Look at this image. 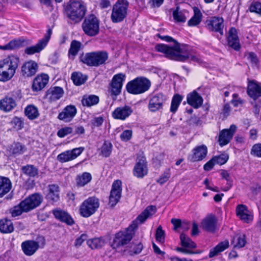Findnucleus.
I'll return each instance as SVG.
<instances>
[{
	"instance_id": "obj_24",
	"label": "nucleus",
	"mask_w": 261,
	"mask_h": 261,
	"mask_svg": "<svg viewBox=\"0 0 261 261\" xmlns=\"http://www.w3.org/2000/svg\"><path fill=\"white\" fill-rule=\"evenodd\" d=\"M133 113V110L128 106L117 108L112 113V116L116 119L124 120Z\"/></svg>"
},
{
	"instance_id": "obj_53",
	"label": "nucleus",
	"mask_w": 261,
	"mask_h": 261,
	"mask_svg": "<svg viewBox=\"0 0 261 261\" xmlns=\"http://www.w3.org/2000/svg\"><path fill=\"white\" fill-rule=\"evenodd\" d=\"M112 148V144L108 141H105L101 148V152L102 155L108 157L111 153Z\"/></svg>"
},
{
	"instance_id": "obj_11",
	"label": "nucleus",
	"mask_w": 261,
	"mask_h": 261,
	"mask_svg": "<svg viewBox=\"0 0 261 261\" xmlns=\"http://www.w3.org/2000/svg\"><path fill=\"white\" fill-rule=\"evenodd\" d=\"M51 34L52 30L49 28L43 38L39 40L36 45L27 47L24 50V53L29 55L40 53L47 45Z\"/></svg>"
},
{
	"instance_id": "obj_32",
	"label": "nucleus",
	"mask_w": 261,
	"mask_h": 261,
	"mask_svg": "<svg viewBox=\"0 0 261 261\" xmlns=\"http://www.w3.org/2000/svg\"><path fill=\"white\" fill-rule=\"evenodd\" d=\"M187 100L188 103L195 109L201 107L203 103L202 97L195 91L188 94Z\"/></svg>"
},
{
	"instance_id": "obj_2",
	"label": "nucleus",
	"mask_w": 261,
	"mask_h": 261,
	"mask_svg": "<svg viewBox=\"0 0 261 261\" xmlns=\"http://www.w3.org/2000/svg\"><path fill=\"white\" fill-rule=\"evenodd\" d=\"M175 47L179 49L178 50L176 49L173 50H172V51H174V53L168 55L170 59L180 62H185L188 59H190L191 61L193 62L198 63L200 62L199 56L194 54L189 46L182 44L180 47L176 46Z\"/></svg>"
},
{
	"instance_id": "obj_38",
	"label": "nucleus",
	"mask_w": 261,
	"mask_h": 261,
	"mask_svg": "<svg viewBox=\"0 0 261 261\" xmlns=\"http://www.w3.org/2000/svg\"><path fill=\"white\" fill-rule=\"evenodd\" d=\"M194 15L188 21V24L190 27H194L198 25L202 20V15L199 9L196 7H194Z\"/></svg>"
},
{
	"instance_id": "obj_59",
	"label": "nucleus",
	"mask_w": 261,
	"mask_h": 261,
	"mask_svg": "<svg viewBox=\"0 0 261 261\" xmlns=\"http://www.w3.org/2000/svg\"><path fill=\"white\" fill-rule=\"evenodd\" d=\"M250 153L253 156L261 158V144H254L251 148Z\"/></svg>"
},
{
	"instance_id": "obj_22",
	"label": "nucleus",
	"mask_w": 261,
	"mask_h": 261,
	"mask_svg": "<svg viewBox=\"0 0 261 261\" xmlns=\"http://www.w3.org/2000/svg\"><path fill=\"white\" fill-rule=\"evenodd\" d=\"M48 81L49 76L47 74L42 73L38 75L33 81L32 90L35 92L41 91L48 84Z\"/></svg>"
},
{
	"instance_id": "obj_21",
	"label": "nucleus",
	"mask_w": 261,
	"mask_h": 261,
	"mask_svg": "<svg viewBox=\"0 0 261 261\" xmlns=\"http://www.w3.org/2000/svg\"><path fill=\"white\" fill-rule=\"evenodd\" d=\"M207 153V147L204 145L198 146L193 150V153L189 155L188 160L192 162L201 161L206 155Z\"/></svg>"
},
{
	"instance_id": "obj_6",
	"label": "nucleus",
	"mask_w": 261,
	"mask_h": 261,
	"mask_svg": "<svg viewBox=\"0 0 261 261\" xmlns=\"http://www.w3.org/2000/svg\"><path fill=\"white\" fill-rule=\"evenodd\" d=\"M128 3L126 0H119L113 6L111 18L113 22L122 21L126 17Z\"/></svg>"
},
{
	"instance_id": "obj_37",
	"label": "nucleus",
	"mask_w": 261,
	"mask_h": 261,
	"mask_svg": "<svg viewBox=\"0 0 261 261\" xmlns=\"http://www.w3.org/2000/svg\"><path fill=\"white\" fill-rule=\"evenodd\" d=\"M229 247V242L228 240L219 243L216 246L211 250L209 253V257H213L217 255L219 253L224 251Z\"/></svg>"
},
{
	"instance_id": "obj_55",
	"label": "nucleus",
	"mask_w": 261,
	"mask_h": 261,
	"mask_svg": "<svg viewBox=\"0 0 261 261\" xmlns=\"http://www.w3.org/2000/svg\"><path fill=\"white\" fill-rule=\"evenodd\" d=\"M171 173L170 169H167L161 175L160 178L156 180V182L161 185H162L169 179Z\"/></svg>"
},
{
	"instance_id": "obj_61",
	"label": "nucleus",
	"mask_w": 261,
	"mask_h": 261,
	"mask_svg": "<svg viewBox=\"0 0 261 261\" xmlns=\"http://www.w3.org/2000/svg\"><path fill=\"white\" fill-rule=\"evenodd\" d=\"M72 132V129L70 127H65L58 130V136L60 138H63L65 136L71 134Z\"/></svg>"
},
{
	"instance_id": "obj_8",
	"label": "nucleus",
	"mask_w": 261,
	"mask_h": 261,
	"mask_svg": "<svg viewBox=\"0 0 261 261\" xmlns=\"http://www.w3.org/2000/svg\"><path fill=\"white\" fill-rule=\"evenodd\" d=\"M99 26V20L93 14L86 17L82 23V28L84 33L90 36H94L98 33Z\"/></svg>"
},
{
	"instance_id": "obj_43",
	"label": "nucleus",
	"mask_w": 261,
	"mask_h": 261,
	"mask_svg": "<svg viewBox=\"0 0 261 261\" xmlns=\"http://www.w3.org/2000/svg\"><path fill=\"white\" fill-rule=\"evenodd\" d=\"M14 227L11 220L4 219L0 220V231L5 233H11L13 231Z\"/></svg>"
},
{
	"instance_id": "obj_18",
	"label": "nucleus",
	"mask_w": 261,
	"mask_h": 261,
	"mask_svg": "<svg viewBox=\"0 0 261 261\" xmlns=\"http://www.w3.org/2000/svg\"><path fill=\"white\" fill-rule=\"evenodd\" d=\"M236 129V126L232 124L229 129H224L220 132L218 142L220 146L226 145L230 142Z\"/></svg>"
},
{
	"instance_id": "obj_40",
	"label": "nucleus",
	"mask_w": 261,
	"mask_h": 261,
	"mask_svg": "<svg viewBox=\"0 0 261 261\" xmlns=\"http://www.w3.org/2000/svg\"><path fill=\"white\" fill-rule=\"evenodd\" d=\"M92 176L88 172H84L81 175L76 176V185L79 187H83L91 181Z\"/></svg>"
},
{
	"instance_id": "obj_63",
	"label": "nucleus",
	"mask_w": 261,
	"mask_h": 261,
	"mask_svg": "<svg viewBox=\"0 0 261 261\" xmlns=\"http://www.w3.org/2000/svg\"><path fill=\"white\" fill-rule=\"evenodd\" d=\"M245 101L242 99L238 97V94L234 93L232 95V99L231 100V103L234 107H237L240 105L244 103Z\"/></svg>"
},
{
	"instance_id": "obj_17",
	"label": "nucleus",
	"mask_w": 261,
	"mask_h": 261,
	"mask_svg": "<svg viewBox=\"0 0 261 261\" xmlns=\"http://www.w3.org/2000/svg\"><path fill=\"white\" fill-rule=\"evenodd\" d=\"M206 27L210 31L218 32L221 36L224 34V20L220 17H212L206 21Z\"/></svg>"
},
{
	"instance_id": "obj_52",
	"label": "nucleus",
	"mask_w": 261,
	"mask_h": 261,
	"mask_svg": "<svg viewBox=\"0 0 261 261\" xmlns=\"http://www.w3.org/2000/svg\"><path fill=\"white\" fill-rule=\"evenodd\" d=\"M12 217H15L20 215L22 212H25L23 206L21 205V202L17 205L14 206L9 210Z\"/></svg>"
},
{
	"instance_id": "obj_5",
	"label": "nucleus",
	"mask_w": 261,
	"mask_h": 261,
	"mask_svg": "<svg viewBox=\"0 0 261 261\" xmlns=\"http://www.w3.org/2000/svg\"><path fill=\"white\" fill-rule=\"evenodd\" d=\"M150 86L151 82L148 79L138 77L127 83L126 89L129 93L139 94L147 91Z\"/></svg>"
},
{
	"instance_id": "obj_15",
	"label": "nucleus",
	"mask_w": 261,
	"mask_h": 261,
	"mask_svg": "<svg viewBox=\"0 0 261 261\" xmlns=\"http://www.w3.org/2000/svg\"><path fill=\"white\" fill-rule=\"evenodd\" d=\"M38 241L42 242V244L45 243L44 237L40 236L37 238ZM22 250L24 253L28 256L33 255L39 247V242L33 240H27L23 242L21 245Z\"/></svg>"
},
{
	"instance_id": "obj_36",
	"label": "nucleus",
	"mask_w": 261,
	"mask_h": 261,
	"mask_svg": "<svg viewBox=\"0 0 261 261\" xmlns=\"http://www.w3.org/2000/svg\"><path fill=\"white\" fill-rule=\"evenodd\" d=\"M236 214L240 219L245 222L251 219V216L248 214V210L245 205H238L236 208Z\"/></svg>"
},
{
	"instance_id": "obj_29",
	"label": "nucleus",
	"mask_w": 261,
	"mask_h": 261,
	"mask_svg": "<svg viewBox=\"0 0 261 261\" xmlns=\"http://www.w3.org/2000/svg\"><path fill=\"white\" fill-rule=\"evenodd\" d=\"M38 69L37 64L33 61L25 62L21 67V72L23 76L30 77L34 75Z\"/></svg>"
},
{
	"instance_id": "obj_33",
	"label": "nucleus",
	"mask_w": 261,
	"mask_h": 261,
	"mask_svg": "<svg viewBox=\"0 0 261 261\" xmlns=\"http://www.w3.org/2000/svg\"><path fill=\"white\" fill-rule=\"evenodd\" d=\"M16 106V101L9 95L6 96L0 100V109L5 112H9Z\"/></svg>"
},
{
	"instance_id": "obj_54",
	"label": "nucleus",
	"mask_w": 261,
	"mask_h": 261,
	"mask_svg": "<svg viewBox=\"0 0 261 261\" xmlns=\"http://www.w3.org/2000/svg\"><path fill=\"white\" fill-rule=\"evenodd\" d=\"M173 16L175 20L177 22H185L186 18L181 11H179V8L177 7L173 13Z\"/></svg>"
},
{
	"instance_id": "obj_16",
	"label": "nucleus",
	"mask_w": 261,
	"mask_h": 261,
	"mask_svg": "<svg viewBox=\"0 0 261 261\" xmlns=\"http://www.w3.org/2000/svg\"><path fill=\"white\" fill-rule=\"evenodd\" d=\"M84 150V148L80 147L71 150L65 151L57 156V160L60 163L67 162L75 159Z\"/></svg>"
},
{
	"instance_id": "obj_26",
	"label": "nucleus",
	"mask_w": 261,
	"mask_h": 261,
	"mask_svg": "<svg viewBox=\"0 0 261 261\" xmlns=\"http://www.w3.org/2000/svg\"><path fill=\"white\" fill-rule=\"evenodd\" d=\"M247 93L254 100L261 96V85L254 81H249L248 84Z\"/></svg>"
},
{
	"instance_id": "obj_27",
	"label": "nucleus",
	"mask_w": 261,
	"mask_h": 261,
	"mask_svg": "<svg viewBox=\"0 0 261 261\" xmlns=\"http://www.w3.org/2000/svg\"><path fill=\"white\" fill-rule=\"evenodd\" d=\"M48 193L46 195V199L51 203L58 201L60 199L59 195V187L55 184L49 185L48 186Z\"/></svg>"
},
{
	"instance_id": "obj_46",
	"label": "nucleus",
	"mask_w": 261,
	"mask_h": 261,
	"mask_svg": "<svg viewBox=\"0 0 261 261\" xmlns=\"http://www.w3.org/2000/svg\"><path fill=\"white\" fill-rule=\"evenodd\" d=\"M81 46V43L77 41L73 40L70 44V47L68 51V56L69 58L74 59L80 50Z\"/></svg>"
},
{
	"instance_id": "obj_30",
	"label": "nucleus",
	"mask_w": 261,
	"mask_h": 261,
	"mask_svg": "<svg viewBox=\"0 0 261 261\" xmlns=\"http://www.w3.org/2000/svg\"><path fill=\"white\" fill-rule=\"evenodd\" d=\"M53 214L55 217L60 221L66 223L67 225H72L74 223L73 219L67 212L61 210H54Z\"/></svg>"
},
{
	"instance_id": "obj_3",
	"label": "nucleus",
	"mask_w": 261,
	"mask_h": 261,
	"mask_svg": "<svg viewBox=\"0 0 261 261\" xmlns=\"http://www.w3.org/2000/svg\"><path fill=\"white\" fill-rule=\"evenodd\" d=\"M80 61L89 66L98 67L105 63L108 59L106 51H93L82 54L80 56Z\"/></svg>"
},
{
	"instance_id": "obj_10",
	"label": "nucleus",
	"mask_w": 261,
	"mask_h": 261,
	"mask_svg": "<svg viewBox=\"0 0 261 261\" xmlns=\"http://www.w3.org/2000/svg\"><path fill=\"white\" fill-rule=\"evenodd\" d=\"M125 77V75L122 73L116 74L113 77L108 89L111 96L116 97L120 94Z\"/></svg>"
},
{
	"instance_id": "obj_49",
	"label": "nucleus",
	"mask_w": 261,
	"mask_h": 261,
	"mask_svg": "<svg viewBox=\"0 0 261 261\" xmlns=\"http://www.w3.org/2000/svg\"><path fill=\"white\" fill-rule=\"evenodd\" d=\"M23 174L29 177H35L38 175V169L33 165H27L21 168Z\"/></svg>"
},
{
	"instance_id": "obj_9",
	"label": "nucleus",
	"mask_w": 261,
	"mask_h": 261,
	"mask_svg": "<svg viewBox=\"0 0 261 261\" xmlns=\"http://www.w3.org/2000/svg\"><path fill=\"white\" fill-rule=\"evenodd\" d=\"M157 36L161 38L162 40L167 42H173L174 43V45L172 46H170L168 45L164 44H159L155 46V49L157 51L164 54L165 57L169 59V57L168 56V55L169 54H173L174 53V51H172V50H173L176 49V50H178L179 49L176 48L175 46H178V47H180L181 46V45H180L176 40L174 39L170 36H162L160 34H157Z\"/></svg>"
},
{
	"instance_id": "obj_13",
	"label": "nucleus",
	"mask_w": 261,
	"mask_h": 261,
	"mask_svg": "<svg viewBox=\"0 0 261 261\" xmlns=\"http://www.w3.org/2000/svg\"><path fill=\"white\" fill-rule=\"evenodd\" d=\"M134 230L129 226L126 230L120 231L116 234L113 245L116 247L123 246L128 243L134 234Z\"/></svg>"
},
{
	"instance_id": "obj_7",
	"label": "nucleus",
	"mask_w": 261,
	"mask_h": 261,
	"mask_svg": "<svg viewBox=\"0 0 261 261\" xmlns=\"http://www.w3.org/2000/svg\"><path fill=\"white\" fill-rule=\"evenodd\" d=\"M99 206L98 198L90 197L84 200L80 207V213L81 216L87 218L95 213Z\"/></svg>"
},
{
	"instance_id": "obj_39",
	"label": "nucleus",
	"mask_w": 261,
	"mask_h": 261,
	"mask_svg": "<svg viewBox=\"0 0 261 261\" xmlns=\"http://www.w3.org/2000/svg\"><path fill=\"white\" fill-rule=\"evenodd\" d=\"M231 243L235 248L239 249L244 247L246 244V236L243 233L236 235Z\"/></svg>"
},
{
	"instance_id": "obj_42",
	"label": "nucleus",
	"mask_w": 261,
	"mask_h": 261,
	"mask_svg": "<svg viewBox=\"0 0 261 261\" xmlns=\"http://www.w3.org/2000/svg\"><path fill=\"white\" fill-rule=\"evenodd\" d=\"M8 150L11 154L17 155L23 153L25 150V148L21 143L17 142L9 146Z\"/></svg>"
},
{
	"instance_id": "obj_20",
	"label": "nucleus",
	"mask_w": 261,
	"mask_h": 261,
	"mask_svg": "<svg viewBox=\"0 0 261 261\" xmlns=\"http://www.w3.org/2000/svg\"><path fill=\"white\" fill-rule=\"evenodd\" d=\"M155 211L156 207L155 206L150 205L147 206L146 209L137 217L136 219L133 221V223L130 225V228L134 229L137 228L139 224L143 223L149 216L154 214Z\"/></svg>"
},
{
	"instance_id": "obj_1",
	"label": "nucleus",
	"mask_w": 261,
	"mask_h": 261,
	"mask_svg": "<svg viewBox=\"0 0 261 261\" xmlns=\"http://www.w3.org/2000/svg\"><path fill=\"white\" fill-rule=\"evenodd\" d=\"M19 58L12 55L0 61V81L7 82L14 75L18 67Z\"/></svg>"
},
{
	"instance_id": "obj_35",
	"label": "nucleus",
	"mask_w": 261,
	"mask_h": 261,
	"mask_svg": "<svg viewBox=\"0 0 261 261\" xmlns=\"http://www.w3.org/2000/svg\"><path fill=\"white\" fill-rule=\"evenodd\" d=\"M216 219L211 215L206 217L201 222L202 228L210 232H214L216 229Z\"/></svg>"
},
{
	"instance_id": "obj_45",
	"label": "nucleus",
	"mask_w": 261,
	"mask_h": 261,
	"mask_svg": "<svg viewBox=\"0 0 261 261\" xmlns=\"http://www.w3.org/2000/svg\"><path fill=\"white\" fill-rule=\"evenodd\" d=\"M180 240L181 246L189 250L190 249L195 248L196 247V244L184 233H181L180 234Z\"/></svg>"
},
{
	"instance_id": "obj_14",
	"label": "nucleus",
	"mask_w": 261,
	"mask_h": 261,
	"mask_svg": "<svg viewBox=\"0 0 261 261\" xmlns=\"http://www.w3.org/2000/svg\"><path fill=\"white\" fill-rule=\"evenodd\" d=\"M43 200V197L38 193H35L21 201L25 212H28L39 206Z\"/></svg>"
},
{
	"instance_id": "obj_12",
	"label": "nucleus",
	"mask_w": 261,
	"mask_h": 261,
	"mask_svg": "<svg viewBox=\"0 0 261 261\" xmlns=\"http://www.w3.org/2000/svg\"><path fill=\"white\" fill-rule=\"evenodd\" d=\"M166 100V96L162 93L150 95L148 105V110L151 112H155L162 110Z\"/></svg>"
},
{
	"instance_id": "obj_28",
	"label": "nucleus",
	"mask_w": 261,
	"mask_h": 261,
	"mask_svg": "<svg viewBox=\"0 0 261 261\" xmlns=\"http://www.w3.org/2000/svg\"><path fill=\"white\" fill-rule=\"evenodd\" d=\"M228 45L236 50H239L240 48L239 39L237 35V30L234 28H231L229 31L227 37Z\"/></svg>"
},
{
	"instance_id": "obj_48",
	"label": "nucleus",
	"mask_w": 261,
	"mask_h": 261,
	"mask_svg": "<svg viewBox=\"0 0 261 261\" xmlns=\"http://www.w3.org/2000/svg\"><path fill=\"white\" fill-rule=\"evenodd\" d=\"M183 97L179 94H175L172 97L170 107V112L175 113L182 101Z\"/></svg>"
},
{
	"instance_id": "obj_23",
	"label": "nucleus",
	"mask_w": 261,
	"mask_h": 261,
	"mask_svg": "<svg viewBox=\"0 0 261 261\" xmlns=\"http://www.w3.org/2000/svg\"><path fill=\"white\" fill-rule=\"evenodd\" d=\"M76 114V109L75 106L69 105L66 107L63 110L59 113L58 119L65 122L71 121Z\"/></svg>"
},
{
	"instance_id": "obj_34",
	"label": "nucleus",
	"mask_w": 261,
	"mask_h": 261,
	"mask_svg": "<svg viewBox=\"0 0 261 261\" xmlns=\"http://www.w3.org/2000/svg\"><path fill=\"white\" fill-rule=\"evenodd\" d=\"M12 188L10 179L6 177L0 176V198L8 193Z\"/></svg>"
},
{
	"instance_id": "obj_25",
	"label": "nucleus",
	"mask_w": 261,
	"mask_h": 261,
	"mask_svg": "<svg viewBox=\"0 0 261 261\" xmlns=\"http://www.w3.org/2000/svg\"><path fill=\"white\" fill-rule=\"evenodd\" d=\"M147 173V168L145 158L143 156L138 158V161L134 168L135 176L142 178Z\"/></svg>"
},
{
	"instance_id": "obj_60",
	"label": "nucleus",
	"mask_w": 261,
	"mask_h": 261,
	"mask_svg": "<svg viewBox=\"0 0 261 261\" xmlns=\"http://www.w3.org/2000/svg\"><path fill=\"white\" fill-rule=\"evenodd\" d=\"M156 240L161 243L164 242L165 232L162 229L161 226H159L156 231L155 234Z\"/></svg>"
},
{
	"instance_id": "obj_56",
	"label": "nucleus",
	"mask_w": 261,
	"mask_h": 261,
	"mask_svg": "<svg viewBox=\"0 0 261 261\" xmlns=\"http://www.w3.org/2000/svg\"><path fill=\"white\" fill-rule=\"evenodd\" d=\"M249 10L251 12L261 15V3L258 2H252L249 7Z\"/></svg>"
},
{
	"instance_id": "obj_57",
	"label": "nucleus",
	"mask_w": 261,
	"mask_h": 261,
	"mask_svg": "<svg viewBox=\"0 0 261 261\" xmlns=\"http://www.w3.org/2000/svg\"><path fill=\"white\" fill-rule=\"evenodd\" d=\"M214 159L216 164L223 165L228 160V155L227 154H222L218 156H216L213 158Z\"/></svg>"
},
{
	"instance_id": "obj_64",
	"label": "nucleus",
	"mask_w": 261,
	"mask_h": 261,
	"mask_svg": "<svg viewBox=\"0 0 261 261\" xmlns=\"http://www.w3.org/2000/svg\"><path fill=\"white\" fill-rule=\"evenodd\" d=\"M9 95L10 97H12L13 99H15V101L16 100L20 99L22 97L21 93L19 90L13 91Z\"/></svg>"
},
{
	"instance_id": "obj_31",
	"label": "nucleus",
	"mask_w": 261,
	"mask_h": 261,
	"mask_svg": "<svg viewBox=\"0 0 261 261\" xmlns=\"http://www.w3.org/2000/svg\"><path fill=\"white\" fill-rule=\"evenodd\" d=\"M64 94L63 89L60 87L50 88L46 92V97L50 102L55 101L61 98Z\"/></svg>"
},
{
	"instance_id": "obj_44",
	"label": "nucleus",
	"mask_w": 261,
	"mask_h": 261,
	"mask_svg": "<svg viewBox=\"0 0 261 261\" xmlns=\"http://www.w3.org/2000/svg\"><path fill=\"white\" fill-rule=\"evenodd\" d=\"M99 97L94 95L84 96L82 100L84 106L91 107L97 104L99 102Z\"/></svg>"
},
{
	"instance_id": "obj_41",
	"label": "nucleus",
	"mask_w": 261,
	"mask_h": 261,
	"mask_svg": "<svg viewBox=\"0 0 261 261\" xmlns=\"http://www.w3.org/2000/svg\"><path fill=\"white\" fill-rule=\"evenodd\" d=\"M25 41L21 39H16L10 41L8 44L4 46H1L0 48L4 50H12L19 48L23 45Z\"/></svg>"
},
{
	"instance_id": "obj_19",
	"label": "nucleus",
	"mask_w": 261,
	"mask_h": 261,
	"mask_svg": "<svg viewBox=\"0 0 261 261\" xmlns=\"http://www.w3.org/2000/svg\"><path fill=\"white\" fill-rule=\"evenodd\" d=\"M121 181L119 180H115L112 185V189L109 197V203L113 206L119 200L121 195Z\"/></svg>"
},
{
	"instance_id": "obj_58",
	"label": "nucleus",
	"mask_w": 261,
	"mask_h": 261,
	"mask_svg": "<svg viewBox=\"0 0 261 261\" xmlns=\"http://www.w3.org/2000/svg\"><path fill=\"white\" fill-rule=\"evenodd\" d=\"M12 124L13 125V127L16 130H20L23 127V122L21 118L15 117L11 121Z\"/></svg>"
},
{
	"instance_id": "obj_50",
	"label": "nucleus",
	"mask_w": 261,
	"mask_h": 261,
	"mask_svg": "<svg viewBox=\"0 0 261 261\" xmlns=\"http://www.w3.org/2000/svg\"><path fill=\"white\" fill-rule=\"evenodd\" d=\"M104 240L101 238H97L88 240L87 245L91 249H97L101 247L104 245Z\"/></svg>"
},
{
	"instance_id": "obj_47",
	"label": "nucleus",
	"mask_w": 261,
	"mask_h": 261,
	"mask_svg": "<svg viewBox=\"0 0 261 261\" xmlns=\"http://www.w3.org/2000/svg\"><path fill=\"white\" fill-rule=\"evenodd\" d=\"M25 115L31 120L37 118L39 116L38 109L33 105L28 106L25 109Z\"/></svg>"
},
{
	"instance_id": "obj_51",
	"label": "nucleus",
	"mask_w": 261,
	"mask_h": 261,
	"mask_svg": "<svg viewBox=\"0 0 261 261\" xmlns=\"http://www.w3.org/2000/svg\"><path fill=\"white\" fill-rule=\"evenodd\" d=\"M71 79L73 83L76 85H81L84 84L87 80V77L79 72H74L72 74Z\"/></svg>"
},
{
	"instance_id": "obj_62",
	"label": "nucleus",
	"mask_w": 261,
	"mask_h": 261,
	"mask_svg": "<svg viewBox=\"0 0 261 261\" xmlns=\"http://www.w3.org/2000/svg\"><path fill=\"white\" fill-rule=\"evenodd\" d=\"M132 133V130H125L121 134L120 138L123 141H128L131 139Z\"/></svg>"
},
{
	"instance_id": "obj_4",
	"label": "nucleus",
	"mask_w": 261,
	"mask_h": 261,
	"mask_svg": "<svg viewBox=\"0 0 261 261\" xmlns=\"http://www.w3.org/2000/svg\"><path fill=\"white\" fill-rule=\"evenodd\" d=\"M86 12V7L83 2L70 0L67 10L68 17L70 19L75 22L79 21L85 16Z\"/></svg>"
}]
</instances>
